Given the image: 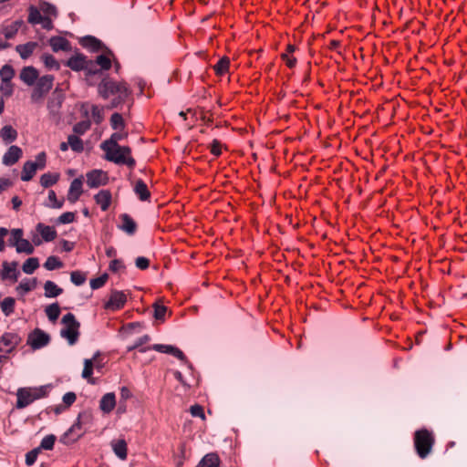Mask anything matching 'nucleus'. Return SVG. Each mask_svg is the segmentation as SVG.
<instances>
[{"instance_id":"nucleus-12","label":"nucleus","mask_w":467,"mask_h":467,"mask_svg":"<svg viewBox=\"0 0 467 467\" xmlns=\"http://www.w3.org/2000/svg\"><path fill=\"white\" fill-rule=\"evenodd\" d=\"M87 184L89 188H99L107 185L109 182V176L106 171L102 170H92L86 174Z\"/></svg>"},{"instance_id":"nucleus-24","label":"nucleus","mask_w":467,"mask_h":467,"mask_svg":"<svg viewBox=\"0 0 467 467\" xmlns=\"http://www.w3.org/2000/svg\"><path fill=\"white\" fill-rule=\"evenodd\" d=\"M111 447L114 453L122 461L127 459L128 456V448L127 442L125 440L120 439L117 441H112Z\"/></svg>"},{"instance_id":"nucleus-31","label":"nucleus","mask_w":467,"mask_h":467,"mask_svg":"<svg viewBox=\"0 0 467 467\" xmlns=\"http://www.w3.org/2000/svg\"><path fill=\"white\" fill-rule=\"evenodd\" d=\"M45 296L48 298L57 297L63 293V289L60 288L53 281H47L44 284Z\"/></svg>"},{"instance_id":"nucleus-46","label":"nucleus","mask_w":467,"mask_h":467,"mask_svg":"<svg viewBox=\"0 0 467 467\" xmlns=\"http://www.w3.org/2000/svg\"><path fill=\"white\" fill-rule=\"evenodd\" d=\"M62 266H63L62 261L55 255H51V256L47 257V261L44 264V267L48 271L59 269Z\"/></svg>"},{"instance_id":"nucleus-42","label":"nucleus","mask_w":467,"mask_h":467,"mask_svg":"<svg viewBox=\"0 0 467 467\" xmlns=\"http://www.w3.org/2000/svg\"><path fill=\"white\" fill-rule=\"evenodd\" d=\"M77 420L87 430L92 425L93 415L90 411L84 410L78 414Z\"/></svg>"},{"instance_id":"nucleus-19","label":"nucleus","mask_w":467,"mask_h":467,"mask_svg":"<svg viewBox=\"0 0 467 467\" xmlns=\"http://www.w3.org/2000/svg\"><path fill=\"white\" fill-rule=\"evenodd\" d=\"M116 407V396L113 392L106 393L99 400V409L105 414L110 413Z\"/></svg>"},{"instance_id":"nucleus-1","label":"nucleus","mask_w":467,"mask_h":467,"mask_svg":"<svg viewBox=\"0 0 467 467\" xmlns=\"http://www.w3.org/2000/svg\"><path fill=\"white\" fill-rule=\"evenodd\" d=\"M99 94L105 99L113 96L114 99L111 102V107L115 108L120 103H123L130 96L131 90L126 82H117L110 78H104L99 84Z\"/></svg>"},{"instance_id":"nucleus-26","label":"nucleus","mask_w":467,"mask_h":467,"mask_svg":"<svg viewBox=\"0 0 467 467\" xmlns=\"http://www.w3.org/2000/svg\"><path fill=\"white\" fill-rule=\"evenodd\" d=\"M63 98L60 95L54 96L48 100L47 109L53 118H58L62 107Z\"/></svg>"},{"instance_id":"nucleus-9","label":"nucleus","mask_w":467,"mask_h":467,"mask_svg":"<svg viewBox=\"0 0 467 467\" xmlns=\"http://www.w3.org/2000/svg\"><path fill=\"white\" fill-rule=\"evenodd\" d=\"M54 78L51 75H46L38 78L35 88L31 93L33 102H40L44 96L52 88Z\"/></svg>"},{"instance_id":"nucleus-15","label":"nucleus","mask_w":467,"mask_h":467,"mask_svg":"<svg viewBox=\"0 0 467 467\" xmlns=\"http://www.w3.org/2000/svg\"><path fill=\"white\" fill-rule=\"evenodd\" d=\"M23 155L21 148L16 145H12L8 148L3 156V163L6 166L16 164Z\"/></svg>"},{"instance_id":"nucleus-64","label":"nucleus","mask_w":467,"mask_h":467,"mask_svg":"<svg viewBox=\"0 0 467 467\" xmlns=\"http://www.w3.org/2000/svg\"><path fill=\"white\" fill-rule=\"evenodd\" d=\"M63 402L65 403L66 407L68 408L70 407L77 400V396L74 392H67L66 394H64L63 396Z\"/></svg>"},{"instance_id":"nucleus-20","label":"nucleus","mask_w":467,"mask_h":467,"mask_svg":"<svg viewBox=\"0 0 467 467\" xmlns=\"http://www.w3.org/2000/svg\"><path fill=\"white\" fill-rule=\"evenodd\" d=\"M99 354H96L92 358H87L84 360V368L82 371V378L87 379L88 383L95 384V380L92 378L93 369L95 367L99 368L96 364V359Z\"/></svg>"},{"instance_id":"nucleus-4","label":"nucleus","mask_w":467,"mask_h":467,"mask_svg":"<svg viewBox=\"0 0 467 467\" xmlns=\"http://www.w3.org/2000/svg\"><path fill=\"white\" fill-rule=\"evenodd\" d=\"M105 152V159L116 164H125L130 168L135 166V160L130 156V149L127 146L101 148Z\"/></svg>"},{"instance_id":"nucleus-23","label":"nucleus","mask_w":467,"mask_h":467,"mask_svg":"<svg viewBox=\"0 0 467 467\" xmlns=\"http://www.w3.org/2000/svg\"><path fill=\"white\" fill-rule=\"evenodd\" d=\"M128 137V132L125 130H117L116 132L112 133L110 138L109 140H106L103 141L100 145V148H109V147H115L118 144L119 140H122Z\"/></svg>"},{"instance_id":"nucleus-16","label":"nucleus","mask_w":467,"mask_h":467,"mask_svg":"<svg viewBox=\"0 0 467 467\" xmlns=\"http://www.w3.org/2000/svg\"><path fill=\"white\" fill-rule=\"evenodd\" d=\"M83 182L81 178L74 179L69 186L67 192V201L71 203H75L81 196Z\"/></svg>"},{"instance_id":"nucleus-38","label":"nucleus","mask_w":467,"mask_h":467,"mask_svg":"<svg viewBox=\"0 0 467 467\" xmlns=\"http://www.w3.org/2000/svg\"><path fill=\"white\" fill-rule=\"evenodd\" d=\"M58 179H59L58 173H51V172L44 173L40 177V184L44 188H48V187L56 184L57 182Z\"/></svg>"},{"instance_id":"nucleus-43","label":"nucleus","mask_w":467,"mask_h":467,"mask_svg":"<svg viewBox=\"0 0 467 467\" xmlns=\"http://www.w3.org/2000/svg\"><path fill=\"white\" fill-rule=\"evenodd\" d=\"M110 126L115 130H125V122L122 115L119 113H113L110 117Z\"/></svg>"},{"instance_id":"nucleus-47","label":"nucleus","mask_w":467,"mask_h":467,"mask_svg":"<svg viewBox=\"0 0 467 467\" xmlns=\"http://www.w3.org/2000/svg\"><path fill=\"white\" fill-rule=\"evenodd\" d=\"M44 16H43L40 10H38L36 7L33 5L29 7V15L27 19L28 23L32 25H38Z\"/></svg>"},{"instance_id":"nucleus-48","label":"nucleus","mask_w":467,"mask_h":467,"mask_svg":"<svg viewBox=\"0 0 467 467\" xmlns=\"http://www.w3.org/2000/svg\"><path fill=\"white\" fill-rule=\"evenodd\" d=\"M94 63V67L97 66L100 67V69L102 70H108L111 67V60L110 58L106 55H99L97 57Z\"/></svg>"},{"instance_id":"nucleus-49","label":"nucleus","mask_w":467,"mask_h":467,"mask_svg":"<svg viewBox=\"0 0 467 467\" xmlns=\"http://www.w3.org/2000/svg\"><path fill=\"white\" fill-rule=\"evenodd\" d=\"M64 204V200H57L56 192L53 190L48 192V203L50 208L60 209Z\"/></svg>"},{"instance_id":"nucleus-25","label":"nucleus","mask_w":467,"mask_h":467,"mask_svg":"<svg viewBox=\"0 0 467 467\" xmlns=\"http://www.w3.org/2000/svg\"><path fill=\"white\" fill-rule=\"evenodd\" d=\"M49 44L54 52H57L60 50L67 51L70 48L69 41L62 36L51 37Z\"/></svg>"},{"instance_id":"nucleus-3","label":"nucleus","mask_w":467,"mask_h":467,"mask_svg":"<svg viewBox=\"0 0 467 467\" xmlns=\"http://www.w3.org/2000/svg\"><path fill=\"white\" fill-rule=\"evenodd\" d=\"M414 448L420 459H425L431 452L435 443V437L431 431L420 429L414 432Z\"/></svg>"},{"instance_id":"nucleus-50","label":"nucleus","mask_w":467,"mask_h":467,"mask_svg":"<svg viewBox=\"0 0 467 467\" xmlns=\"http://www.w3.org/2000/svg\"><path fill=\"white\" fill-rule=\"evenodd\" d=\"M1 98H10L14 93V85L12 82L1 81L0 84Z\"/></svg>"},{"instance_id":"nucleus-18","label":"nucleus","mask_w":467,"mask_h":467,"mask_svg":"<svg viewBox=\"0 0 467 467\" xmlns=\"http://www.w3.org/2000/svg\"><path fill=\"white\" fill-rule=\"evenodd\" d=\"M94 200L100 209L105 212L111 204L112 195L109 190H100L97 194H95Z\"/></svg>"},{"instance_id":"nucleus-59","label":"nucleus","mask_w":467,"mask_h":467,"mask_svg":"<svg viewBox=\"0 0 467 467\" xmlns=\"http://www.w3.org/2000/svg\"><path fill=\"white\" fill-rule=\"evenodd\" d=\"M190 412L193 417H200L201 419L205 420L203 408L199 404L191 406Z\"/></svg>"},{"instance_id":"nucleus-61","label":"nucleus","mask_w":467,"mask_h":467,"mask_svg":"<svg viewBox=\"0 0 467 467\" xmlns=\"http://www.w3.org/2000/svg\"><path fill=\"white\" fill-rule=\"evenodd\" d=\"M154 307V317L156 319H163L167 311V307L163 305L155 304Z\"/></svg>"},{"instance_id":"nucleus-21","label":"nucleus","mask_w":467,"mask_h":467,"mask_svg":"<svg viewBox=\"0 0 467 467\" xmlns=\"http://www.w3.org/2000/svg\"><path fill=\"white\" fill-rule=\"evenodd\" d=\"M38 78V72L33 67H25L20 72V79L26 85L32 86Z\"/></svg>"},{"instance_id":"nucleus-27","label":"nucleus","mask_w":467,"mask_h":467,"mask_svg":"<svg viewBox=\"0 0 467 467\" xmlns=\"http://www.w3.org/2000/svg\"><path fill=\"white\" fill-rule=\"evenodd\" d=\"M79 43L84 48L91 51H99L102 47V43L98 38L91 36L82 37Z\"/></svg>"},{"instance_id":"nucleus-54","label":"nucleus","mask_w":467,"mask_h":467,"mask_svg":"<svg viewBox=\"0 0 467 467\" xmlns=\"http://www.w3.org/2000/svg\"><path fill=\"white\" fill-rule=\"evenodd\" d=\"M91 117L97 124H99L104 119L103 109L97 105L92 106Z\"/></svg>"},{"instance_id":"nucleus-30","label":"nucleus","mask_w":467,"mask_h":467,"mask_svg":"<svg viewBox=\"0 0 467 467\" xmlns=\"http://www.w3.org/2000/svg\"><path fill=\"white\" fill-rule=\"evenodd\" d=\"M37 47L36 42H27L23 45H17L16 50L23 59L29 57Z\"/></svg>"},{"instance_id":"nucleus-28","label":"nucleus","mask_w":467,"mask_h":467,"mask_svg":"<svg viewBox=\"0 0 467 467\" xmlns=\"http://www.w3.org/2000/svg\"><path fill=\"white\" fill-rule=\"evenodd\" d=\"M18 133L11 125H5L0 131V137L5 144H9L17 139Z\"/></svg>"},{"instance_id":"nucleus-8","label":"nucleus","mask_w":467,"mask_h":467,"mask_svg":"<svg viewBox=\"0 0 467 467\" xmlns=\"http://www.w3.org/2000/svg\"><path fill=\"white\" fill-rule=\"evenodd\" d=\"M66 66L74 71L86 70L88 75H93L99 72L97 69H94L93 61L87 59V57L82 54H76L72 56L66 62Z\"/></svg>"},{"instance_id":"nucleus-14","label":"nucleus","mask_w":467,"mask_h":467,"mask_svg":"<svg viewBox=\"0 0 467 467\" xmlns=\"http://www.w3.org/2000/svg\"><path fill=\"white\" fill-rule=\"evenodd\" d=\"M85 432L86 429L78 420H76V422L61 437V441L65 444L75 442L82 437Z\"/></svg>"},{"instance_id":"nucleus-10","label":"nucleus","mask_w":467,"mask_h":467,"mask_svg":"<svg viewBox=\"0 0 467 467\" xmlns=\"http://www.w3.org/2000/svg\"><path fill=\"white\" fill-rule=\"evenodd\" d=\"M127 302V295L123 291L112 290L104 308L110 311H118L124 307Z\"/></svg>"},{"instance_id":"nucleus-58","label":"nucleus","mask_w":467,"mask_h":467,"mask_svg":"<svg viewBox=\"0 0 467 467\" xmlns=\"http://www.w3.org/2000/svg\"><path fill=\"white\" fill-rule=\"evenodd\" d=\"M39 451H40L39 448H36V449L28 451L26 454V465L31 466V465H33L36 462Z\"/></svg>"},{"instance_id":"nucleus-51","label":"nucleus","mask_w":467,"mask_h":467,"mask_svg":"<svg viewBox=\"0 0 467 467\" xmlns=\"http://www.w3.org/2000/svg\"><path fill=\"white\" fill-rule=\"evenodd\" d=\"M56 441V436L53 434H49L45 436L40 443L39 451L40 450H52Z\"/></svg>"},{"instance_id":"nucleus-36","label":"nucleus","mask_w":467,"mask_h":467,"mask_svg":"<svg viewBox=\"0 0 467 467\" xmlns=\"http://www.w3.org/2000/svg\"><path fill=\"white\" fill-rule=\"evenodd\" d=\"M60 312H61L60 307L57 303H53L51 305H48L45 309V313H46L47 318L53 323L57 320V318L59 317Z\"/></svg>"},{"instance_id":"nucleus-63","label":"nucleus","mask_w":467,"mask_h":467,"mask_svg":"<svg viewBox=\"0 0 467 467\" xmlns=\"http://www.w3.org/2000/svg\"><path fill=\"white\" fill-rule=\"evenodd\" d=\"M75 221V213H71V212H67V213H62L59 217H58V222L60 223H70L72 222Z\"/></svg>"},{"instance_id":"nucleus-62","label":"nucleus","mask_w":467,"mask_h":467,"mask_svg":"<svg viewBox=\"0 0 467 467\" xmlns=\"http://www.w3.org/2000/svg\"><path fill=\"white\" fill-rule=\"evenodd\" d=\"M124 268H125V265H124L123 262L119 259H113L109 263V269L113 273L119 272L120 270H123Z\"/></svg>"},{"instance_id":"nucleus-11","label":"nucleus","mask_w":467,"mask_h":467,"mask_svg":"<svg viewBox=\"0 0 467 467\" xmlns=\"http://www.w3.org/2000/svg\"><path fill=\"white\" fill-rule=\"evenodd\" d=\"M49 335L39 328H36L35 330H33L27 337V344L33 349L42 348L45 346H47L49 343Z\"/></svg>"},{"instance_id":"nucleus-7","label":"nucleus","mask_w":467,"mask_h":467,"mask_svg":"<svg viewBox=\"0 0 467 467\" xmlns=\"http://www.w3.org/2000/svg\"><path fill=\"white\" fill-rule=\"evenodd\" d=\"M46 162L47 155L44 151L36 155L35 161H26L22 169L21 180L23 182L32 180L38 169L42 170L46 167Z\"/></svg>"},{"instance_id":"nucleus-52","label":"nucleus","mask_w":467,"mask_h":467,"mask_svg":"<svg viewBox=\"0 0 467 467\" xmlns=\"http://www.w3.org/2000/svg\"><path fill=\"white\" fill-rule=\"evenodd\" d=\"M90 126L89 120L79 121L74 125L73 131L78 135H83L90 129Z\"/></svg>"},{"instance_id":"nucleus-34","label":"nucleus","mask_w":467,"mask_h":467,"mask_svg":"<svg viewBox=\"0 0 467 467\" xmlns=\"http://www.w3.org/2000/svg\"><path fill=\"white\" fill-rule=\"evenodd\" d=\"M21 25V21H15L10 25L5 26L2 28V33L4 34L6 39H11L17 34Z\"/></svg>"},{"instance_id":"nucleus-17","label":"nucleus","mask_w":467,"mask_h":467,"mask_svg":"<svg viewBox=\"0 0 467 467\" xmlns=\"http://www.w3.org/2000/svg\"><path fill=\"white\" fill-rule=\"evenodd\" d=\"M16 266H17V263H16V262H12V263L4 262L3 268L0 273L1 278L3 280L11 279L14 282L17 281L19 272L17 271Z\"/></svg>"},{"instance_id":"nucleus-33","label":"nucleus","mask_w":467,"mask_h":467,"mask_svg":"<svg viewBox=\"0 0 467 467\" xmlns=\"http://www.w3.org/2000/svg\"><path fill=\"white\" fill-rule=\"evenodd\" d=\"M134 192L140 201H147L150 197L148 186L142 180H138L135 182Z\"/></svg>"},{"instance_id":"nucleus-22","label":"nucleus","mask_w":467,"mask_h":467,"mask_svg":"<svg viewBox=\"0 0 467 467\" xmlns=\"http://www.w3.org/2000/svg\"><path fill=\"white\" fill-rule=\"evenodd\" d=\"M119 218L121 220L119 229L130 235L134 234L137 230V224L135 221L127 213L121 214Z\"/></svg>"},{"instance_id":"nucleus-53","label":"nucleus","mask_w":467,"mask_h":467,"mask_svg":"<svg viewBox=\"0 0 467 467\" xmlns=\"http://www.w3.org/2000/svg\"><path fill=\"white\" fill-rule=\"evenodd\" d=\"M42 61L49 69H59V64L52 55L44 54L42 56Z\"/></svg>"},{"instance_id":"nucleus-60","label":"nucleus","mask_w":467,"mask_h":467,"mask_svg":"<svg viewBox=\"0 0 467 467\" xmlns=\"http://www.w3.org/2000/svg\"><path fill=\"white\" fill-rule=\"evenodd\" d=\"M150 340V336H148V335H144V336H142V337H139V338L136 340V342L134 343V345H133V346L129 347V350L130 351V350H133V349H136V348H139V350H140V348H143V347H142V346H143L144 344H146L147 342H149Z\"/></svg>"},{"instance_id":"nucleus-39","label":"nucleus","mask_w":467,"mask_h":467,"mask_svg":"<svg viewBox=\"0 0 467 467\" xmlns=\"http://www.w3.org/2000/svg\"><path fill=\"white\" fill-rule=\"evenodd\" d=\"M36 280L35 278L34 279H24L23 281L20 282V284L16 287V291L20 295H25V294L30 292L31 290H33L36 287Z\"/></svg>"},{"instance_id":"nucleus-40","label":"nucleus","mask_w":467,"mask_h":467,"mask_svg":"<svg viewBox=\"0 0 467 467\" xmlns=\"http://www.w3.org/2000/svg\"><path fill=\"white\" fill-rule=\"evenodd\" d=\"M39 267L38 259L36 257H30L25 261L22 265V270L27 275L33 274Z\"/></svg>"},{"instance_id":"nucleus-55","label":"nucleus","mask_w":467,"mask_h":467,"mask_svg":"<svg viewBox=\"0 0 467 467\" xmlns=\"http://www.w3.org/2000/svg\"><path fill=\"white\" fill-rule=\"evenodd\" d=\"M71 282L76 285H81L86 281V275L80 271H73L70 275Z\"/></svg>"},{"instance_id":"nucleus-2","label":"nucleus","mask_w":467,"mask_h":467,"mask_svg":"<svg viewBox=\"0 0 467 467\" xmlns=\"http://www.w3.org/2000/svg\"><path fill=\"white\" fill-rule=\"evenodd\" d=\"M49 391L48 386H39L34 388H20L16 391V405L17 409H24L35 400L43 399L47 396Z\"/></svg>"},{"instance_id":"nucleus-57","label":"nucleus","mask_w":467,"mask_h":467,"mask_svg":"<svg viewBox=\"0 0 467 467\" xmlns=\"http://www.w3.org/2000/svg\"><path fill=\"white\" fill-rule=\"evenodd\" d=\"M107 279H108V275L106 274L102 275L97 278H94L90 281V287L92 289H99L106 284Z\"/></svg>"},{"instance_id":"nucleus-5","label":"nucleus","mask_w":467,"mask_h":467,"mask_svg":"<svg viewBox=\"0 0 467 467\" xmlns=\"http://www.w3.org/2000/svg\"><path fill=\"white\" fill-rule=\"evenodd\" d=\"M63 328L60 330V336L65 338L70 346L75 345L79 337L80 323L76 319L72 313L66 314L62 319Z\"/></svg>"},{"instance_id":"nucleus-41","label":"nucleus","mask_w":467,"mask_h":467,"mask_svg":"<svg viewBox=\"0 0 467 467\" xmlns=\"http://www.w3.org/2000/svg\"><path fill=\"white\" fill-rule=\"evenodd\" d=\"M229 66H230L229 58L226 57H223L221 59H219V61L213 66V69H214L216 75L223 76L228 71Z\"/></svg>"},{"instance_id":"nucleus-32","label":"nucleus","mask_w":467,"mask_h":467,"mask_svg":"<svg viewBox=\"0 0 467 467\" xmlns=\"http://www.w3.org/2000/svg\"><path fill=\"white\" fill-rule=\"evenodd\" d=\"M220 458L216 453L206 454L197 464L196 467H219Z\"/></svg>"},{"instance_id":"nucleus-56","label":"nucleus","mask_w":467,"mask_h":467,"mask_svg":"<svg viewBox=\"0 0 467 467\" xmlns=\"http://www.w3.org/2000/svg\"><path fill=\"white\" fill-rule=\"evenodd\" d=\"M22 238H23L22 229H13L11 231V237L8 241L9 244L11 246H16Z\"/></svg>"},{"instance_id":"nucleus-44","label":"nucleus","mask_w":467,"mask_h":467,"mask_svg":"<svg viewBox=\"0 0 467 467\" xmlns=\"http://www.w3.org/2000/svg\"><path fill=\"white\" fill-rule=\"evenodd\" d=\"M16 249L17 253H25L26 254H31L34 253V246L32 244L24 238H22L16 245Z\"/></svg>"},{"instance_id":"nucleus-37","label":"nucleus","mask_w":467,"mask_h":467,"mask_svg":"<svg viewBox=\"0 0 467 467\" xmlns=\"http://www.w3.org/2000/svg\"><path fill=\"white\" fill-rule=\"evenodd\" d=\"M15 305H16V300L13 297L8 296V297L4 298V300L0 304V306H1L2 312L4 313V315L5 317H9L11 314L14 313Z\"/></svg>"},{"instance_id":"nucleus-13","label":"nucleus","mask_w":467,"mask_h":467,"mask_svg":"<svg viewBox=\"0 0 467 467\" xmlns=\"http://www.w3.org/2000/svg\"><path fill=\"white\" fill-rule=\"evenodd\" d=\"M150 349L158 351L160 353H166V354L172 355L180 360L185 359V355L183 354V352L182 350H180L179 348H177L173 346H171V345L154 344L152 346L140 348V352H146Z\"/></svg>"},{"instance_id":"nucleus-29","label":"nucleus","mask_w":467,"mask_h":467,"mask_svg":"<svg viewBox=\"0 0 467 467\" xmlns=\"http://www.w3.org/2000/svg\"><path fill=\"white\" fill-rule=\"evenodd\" d=\"M36 230L41 234L43 240L46 242H51L57 237V232L51 226H47L43 223H38L36 226Z\"/></svg>"},{"instance_id":"nucleus-45","label":"nucleus","mask_w":467,"mask_h":467,"mask_svg":"<svg viewBox=\"0 0 467 467\" xmlns=\"http://www.w3.org/2000/svg\"><path fill=\"white\" fill-rule=\"evenodd\" d=\"M15 77V70L10 65H4L0 69L1 81L12 82V78Z\"/></svg>"},{"instance_id":"nucleus-6","label":"nucleus","mask_w":467,"mask_h":467,"mask_svg":"<svg viewBox=\"0 0 467 467\" xmlns=\"http://www.w3.org/2000/svg\"><path fill=\"white\" fill-rule=\"evenodd\" d=\"M20 336L14 332H5L0 337V363L5 362L21 343Z\"/></svg>"},{"instance_id":"nucleus-35","label":"nucleus","mask_w":467,"mask_h":467,"mask_svg":"<svg viewBox=\"0 0 467 467\" xmlns=\"http://www.w3.org/2000/svg\"><path fill=\"white\" fill-rule=\"evenodd\" d=\"M69 148L75 152H82L84 150L83 140L77 135H69L67 137Z\"/></svg>"}]
</instances>
